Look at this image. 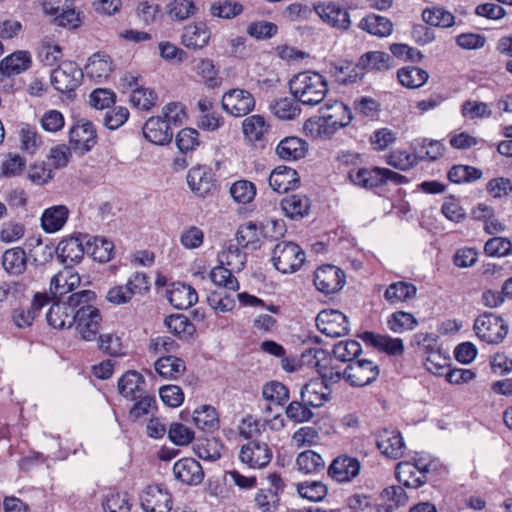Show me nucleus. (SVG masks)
Masks as SVG:
<instances>
[{
  "mask_svg": "<svg viewBox=\"0 0 512 512\" xmlns=\"http://www.w3.org/2000/svg\"><path fill=\"white\" fill-rule=\"evenodd\" d=\"M395 476L399 483L407 488H419L427 481V476L421 473L412 461H402L396 465Z\"/></svg>",
  "mask_w": 512,
  "mask_h": 512,
  "instance_id": "cd10ccee",
  "label": "nucleus"
},
{
  "mask_svg": "<svg viewBox=\"0 0 512 512\" xmlns=\"http://www.w3.org/2000/svg\"><path fill=\"white\" fill-rule=\"evenodd\" d=\"M222 108L230 115L243 117L255 108L254 96L244 89H231L222 97Z\"/></svg>",
  "mask_w": 512,
  "mask_h": 512,
  "instance_id": "9d476101",
  "label": "nucleus"
},
{
  "mask_svg": "<svg viewBox=\"0 0 512 512\" xmlns=\"http://www.w3.org/2000/svg\"><path fill=\"white\" fill-rule=\"evenodd\" d=\"M86 240L87 235L82 234L61 240L57 246L61 262L68 266L79 263L86 253Z\"/></svg>",
  "mask_w": 512,
  "mask_h": 512,
  "instance_id": "ddd939ff",
  "label": "nucleus"
},
{
  "mask_svg": "<svg viewBox=\"0 0 512 512\" xmlns=\"http://www.w3.org/2000/svg\"><path fill=\"white\" fill-rule=\"evenodd\" d=\"M175 142L182 153L194 151L200 145L199 132L194 128H183L177 133Z\"/></svg>",
  "mask_w": 512,
  "mask_h": 512,
  "instance_id": "e2e57ef3",
  "label": "nucleus"
},
{
  "mask_svg": "<svg viewBox=\"0 0 512 512\" xmlns=\"http://www.w3.org/2000/svg\"><path fill=\"white\" fill-rule=\"evenodd\" d=\"M330 73L335 81L341 85L356 83L364 77V72L361 71L359 63L354 64L350 61L333 64Z\"/></svg>",
  "mask_w": 512,
  "mask_h": 512,
  "instance_id": "473e14b6",
  "label": "nucleus"
},
{
  "mask_svg": "<svg viewBox=\"0 0 512 512\" xmlns=\"http://www.w3.org/2000/svg\"><path fill=\"white\" fill-rule=\"evenodd\" d=\"M230 195L239 204H248L256 196V187L253 182L239 180L230 187Z\"/></svg>",
  "mask_w": 512,
  "mask_h": 512,
  "instance_id": "bf43d9fd",
  "label": "nucleus"
},
{
  "mask_svg": "<svg viewBox=\"0 0 512 512\" xmlns=\"http://www.w3.org/2000/svg\"><path fill=\"white\" fill-rule=\"evenodd\" d=\"M300 178L296 170L280 165L269 176L270 187L279 193H286L299 186Z\"/></svg>",
  "mask_w": 512,
  "mask_h": 512,
  "instance_id": "4be33fe9",
  "label": "nucleus"
},
{
  "mask_svg": "<svg viewBox=\"0 0 512 512\" xmlns=\"http://www.w3.org/2000/svg\"><path fill=\"white\" fill-rule=\"evenodd\" d=\"M348 179L356 186L373 189L381 186V175L379 167L351 169L348 172Z\"/></svg>",
  "mask_w": 512,
  "mask_h": 512,
  "instance_id": "58836bf2",
  "label": "nucleus"
},
{
  "mask_svg": "<svg viewBox=\"0 0 512 512\" xmlns=\"http://www.w3.org/2000/svg\"><path fill=\"white\" fill-rule=\"evenodd\" d=\"M312 409L310 405L300 399L290 402L285 408V413L289 420L303 423L309 422L314 417Z\"/></svg>",
  "mask_w": 512,
  "mask_h": 512,
  "instance_id": "4d7b16f0",
  "label": "nucleus"
},
{
  "mask_svg": "<svg viewBox=\"0 0 512 512\" xmlns=\"http://www.w3.org/2000/svg\"><path fill=\"white\" fill-rule=\"evenodd\" d=\"M156 372L165 379H177L186 370L185 362L176 356H161L154 364Z\"/></svg>",
  "mask_w": 512,
  "mask_h": 512,
  "instance_id": "ea45409f",
  "label": "nucleus"
},
{
  "mask_svg": "<svg viewBox=\"0 0 512 512\" xmlns=\"http://www.w3.org/2000/svg\"><path fill=\"white\" fill-rule=\"evenodd\" d=\"M86 253L91 255L94 260L106 263L114 256V244L102 237H94L92 240L87 237Z\"/></svg>",
  "mask_w": 512,
  "mask_h": 512,
  "instance_id": "a19ab883",
  "label": "nucleus"
},
{
  "mask_svg": "<svg viewBox=\"0 0 512 512\" xmlns=\"http://www.w3.org/2000/svg\"><path fill=\"white\" fill-rule=\"evenodd\" d=\"M68 216L69 209L65 205L46 208L41 216V227L47 233H55L63 228Z\"/></svg>",
  "mask_w": 512,
  "mask_h": 512,
  "instance_id": "c756f323",
  "label": "nucleus"
},
{
  "mask_svg": "<svg viewBox=\"0 0 512 512\" xmlns=\"http://www.w3.org/2000/svg\"><path fill=\"white\" fill-rule=\"evenodd\" d=\"M143 135L151 143L165 145L171 142L173 131L170 125L160 116L150 117L143 126Z\"/></svg>",
  "mask_w": 512,
  "mask_h": 512,
  "instance_id": "a211bd4d",
  "label": "nucleus"
},
{
  "mask_svg": "<svg viewBox=\"0 0 512 512\" xmlns=\"http://www.w3.org/2000/svg\"><path fill=\"white\" fill-rule=\"evenodd\" d=\"M272 450H240V460L253 469L268 465L272 459Z\"/></svg>",
  "mask_w": 512,
  "mask_h": 512,
  "instance_id": "052dcab7",
  "label": "nucleus"
},
{
  "mask_svg": "<svg viewBox=\"0 0 512 512\" xmlns=\"http://www.w3.org/2000/svg\"><path fill=\"white\" fill-rule=\"evenodd\" d=\"M140 504L144 512H170L173 498L166 485L151 484L141 492Z\"/></svg>",
  "mask_w": 512,
  "mask_h": 512,
  "instance_id": "39448f33",
  "label": "nucleus"
},
{
  "mask_svg": "<svg viewBox=\"0 0 512 512\" xmlns=\"http://www.w3.org/2000/svg\"><path fill=\"white\" fill-rule=\"evenodd\" d=\"M359 28L377 37H388L393 31L392 22L384 16L374 13L362 18Z\"/></svg>",
  "mask_w": 512,
  "mask_h": 512,
  "instance_id": "4c0bfd02",
  "label": "nucleus"
},
{
  "mask_svg": "<svg viewBox=\"0 0 512 512\" xmlns=\"http://www.w3.org/2000/svg\"><path fill=\"white\" fill-rule=\"evenodd\" d=\"M322 110L325 122L334 128L345 127L352 120L351 110L343 102L326 103Z\"/></svg>",
  "mask_w": 512,
  "mask_h": 512,
  "instance_id": "a878e982",
  "label": "nucleus"
},
{
  "mask_svg": "<svg viewBox=\"0 0 512 512\" xmlns=\"http://www.w3.org/2000/svg\"><path fill=\"white\" fill-rule=\"evenodd\" d=\"M168 437L177 446H187L194 440L195 434L186 425L174 422L169 427Z\"/></svg>",
  "mask_w": 512,
  "mask_h": 512,
  "instance_id": "774afa93",
  "label": "nucleus"
},
{
  "mask_svg": "<svg viewBox=\"0 0 512 512\" xmlns=\"http://www.w3.org/2000/svg\"><path fill=\"white\" fill-rule=\"evenodd\" d=\"M27 255L23 248L7 249L1 259L3 269L10 276L22 275L27 269Z\"/></svg>",
  "mask_w": 512,
  "mask_h": 512,
  "instance_id": "c85d7f7f",
  "label": "nucleus"
},
{
  "mask_svg": "<svg viewBox=\"0 0 512 512\" xmlns=\"http://www.w3.org/2000/svg\"><path fill=\"white\" fill-rule=\"evenodd\" d=\"M390 56L382 51H370L361 55L358 60L360 69L365 71H384L390 68Z\"/></svg>",
  "mask_w": 512,
  "mask_h": 512,
  "instance_id": "09e8293b",
  "label": "nucleus"
},
{
  "mask_svg": "<svg viewBox=\"0 0 512 512\" xmlns=\"http://www.w3.org/2000/svg\"><path fill=\"white\" fill-rule=\"evenodd\" d=\"M81 297H95V294L90 290H82L71 294L67 302L52 303L46 313L48 325L54 329L70 328L75 322V313Z\"/></svg>",
  "mask_w": 512,
  "mask_h": 512,
  "instance_id": "f03ea898",
  "label": "nucleus"
},
{
  "mask_svg": "<svg viewBox=\"0 0 512 512\" xmlns=\"http://www.w3.org/2000/svg\"><path fill=\"white\" fill-rule=\"evenodd\" d=\"M397 77L401 85L415 89L423 86L427 82L429 74L420 67L407 66L398 70Z\"/></svg>",
  "mask_w": 512,
  "mask_h": 512,
  "instance_id": "a18cd8bd",
  "label": "nucleus"
},
{
  "mask_svg": "<svg viewBox=\"0 0 512 512\" xmlns=\"http://www.w3.org/2000/svg\"><path fill=\"white\" fill-rule=\"evenodd\" d=\"M262 228L250 221L239 226L236 242L243 249L257 250L261 246Z\"/></svg>",
  "mask_w": 512,
  "mask_h": 512,
  "instance_id": "72a5a7b5",
  "label": "nucleus"
},
{
  "mask_svg": "<svg viewBox=\"0 0 512 512\" xmlns=\"http://www.w3.org/2000/svg\"><path fill=\"white\" fill-rule=\"evenodd\" d=\"M345 273L337 266L322 265L314 273V285L324 294H334L340 291L345 284Z\"/></svg>",
  "mask_w": 512,
  "mask_h": 512,
  "instance_id": "1a4fd4ad",
  "label": "nucleus"
},
{
  "mask_svg": "<svg viewBox=\"0 0 512 512\" xmlns=\"http://www.w3.org/2000/svg\"><path fill=\"white\" fill-rule=\"evenodd\" d=\"M193 421L198 429L212 432L219 427V416L211 405H201L193 412Z\"/></svg>",
  "mask_w": 512,
  "mask_h": 512,
  "instance_id": "37998d69",
  "label": "nucleus"
},
{
  "mask_svg": "<svg viewBox=\"0 0 512 512\" xmlns=\"http://www.w3.org/2000/svg\"><path fill=\"white\" fill-rule=\"evenodd\" d=\"M422 18L425 23L436 27H450L454 24V15L441 7L424 9Z\"/></svg>",
  "mask_w": 512,
  "mask_h": 512,
  "instance_id": "5fc2aeb1",
  "label": "nucleus"
},
{
  "mask_svg": "<svg viewBox=\"0 0 512 512\" xmlns=\"http://www.w3.org/2000/svg\"><path fill=\"white\" fill-rule=\"evenodd\" d=\"M308 151V143L296 136H289L282 139L275 152L277 156L285 161H295L303 158Z\"/></svg>",
  "mask_w": 512,
  "mask_h": 512,
  "instance_id": "5701e85b",
  "label": "nucleus"
},
{
  "mask_svg": "<svg viewBox=\"0 0 512 512\" xmlns=\"http://www.w3.org/2000/svg\"><path fill=\"white\" fill-rule=\"evenodd\" d=\"M83 78L82 69L73 61H63L51 73V84L61 92L68 93L74 91Z\"/></svg>",
  "mask_w": 512,
  "mask_h": 512,
  "instance_id": "0eeeda50",
  "label": "nucleus"
},
{
  "mask_svg": "<svg viewBox=\"0 0 512 512\" xmlns=\"http://www.w3.org/2000/svg\"><path fill=\"white\" fill-rule=\"evenodd\" d=\"M297 494L310 502L323 500L328 492L326 485L321 481H303L295 484Z\"/></svg>",
  "mask_w": 512,
  "mask_h": 512,
  "instance_id": "8fccbe9b",
  "label": "nucleus"
},
{
  "mask_svg": "<svg viewBox=\"0 0 512 512\" xmlns=\"http://www.w3.org/2000/svg\"><path fill=\"white\" fill-rule=\"evenodd\" d=\"M270 130V125L262 115H251L242 122L244 137L250 143L262 142Z\"/></svg>",
  "mask_w": 512,
  "mask_h": 512,
  "instance_id": "2f4dec72",
  "label": "nucleus"
},
{
  "mask_svg": "<svg viewBox=\"0 0 512 512\" xmlns=\"http://www.w3.org/2000/svg\"><path fill=\"white\" fill-rule=\"evenodd\" d=\"M332 389L323 381L313 378L301 386L299 397L312 408H320L331 400Z\"/></svg>",
  "mask_w": 512,
  "mask_h": 512,
  "instance_id": "2eb2a0df",
  "label": "nucleus"
},
{
  "mask_svg": "<svg viewBox=\"0 0 512 512\" xmlns=\"http://www.w3.org/2000/svg\"><path fill=\"white\" fill-rule=\"evenodd\" d=\"M187 183L191 191L202 198L213 195L217 190L215 175L206 166L191 168L187 174Z\"/></svg>",
  "mask_w": 512,
  "mask_h": 512,
  "instance_id": "9b49d317",
  "label": "nucleus"
},
{
  "mask_svg": "<svg viewBox=\"0 0 512 512\" xmlns=\"http://www.w3.org/2000/svg\"><path fill=\"white\" fill-rule=\"evenodd\" d=\"M300 361L318 371L325 362H331V358L329 352L322 348H309L301 353Z\"/></svg>",
  "mask_w": 512,
  "mask_h": 512,
  "instance_id": "338daca9",
  "label": "nucleus"
},
{
  "mask_svg": "<svg viewBox=\"0 0 512 512\" xmlns=\"http://www.w3.org/2000/svg\"><path fill=\"white\" fill-rule=\"evenodd\" d=\"M207 302L213 310L221 313L232 311L236 305L235 299L230 293L217 290L209 293Z\"/></svg>",
  "mask_w": 512,
  "mask_h": 512,
  "instance_id": "0e129e2a",
  "label": "nucleus"
},
{
  "mask_svg": "<svg viewBox=\"0 0 512 512\" xmlns=\"http://www.w3.org/2000/svg\"><path fill=\"white\" fill-rule=\"evenodd\" d=\"M209 11L213 17L232 19L243 12V5L231 0L217 1L210 5Z\"/></svg>",
  "mask_w": 512,
  "mask_h": 512,
  "instance_id": "6e6d98bb",
  "label": "nucleus"
},
{
  "mask_svg": "<svg viewBox=\"0 0 512 512\" xmlns=\"http://www.w3.org/2000/svg\"><path fill=\"white\" fill-rule=\"evenodd\" d=\"M234 273L224 266L217 265L210 270L209 278L216 286L224 288L226 291L237 292L240 289V284Z\"/></svg>",
  "mask_w": 512,
  "mask_h": 512,
  "instance_id": "de8ad7c7",
  "label": "nucleus"
},
{
  "mask_svg": "<svg viewBox=\"0 0 512 512\" xmlns=\"http://www.w3.org/2000/svg\"><path fill=\"white\" fill-rule=\"evenodd\" d=\"M280 205L284 215L292 220L308 215L311 207L309 198L302 194L288 195L281 200Z\"/></svg>",
  "mask_w": 512,
  "mask_h": 512,
  "instance_id": "bb28decb",
  "label": "nucleus"
},
{
  "mask_svg": "<svg viewBox=\"0 0 512 512\" xmlns=\"http://www.w3.org/2000/svg\"><path fill=\"white\" fill-rule=\"evenodd\" d=\"M304 261L305 252L294 242L282 241L277 243L273 249V265L283 274L296 272Z\"/></svg>",
  "mask_w": 512,
  "mask_h": 512,
  "instance_id": "7ed1b4c3",
  "label": "nucleus"
},
{
  "mask_svg": "<svg viewBox=\"0 0 512 512\" xmlns=\"http://www.w3.org/2000/svg\"><path fill=\"white\" fill-rule=\"evenodd\" d=\"M106 512H129L131 509L130 498L127 492H111L103 501Z\"/></svg>",
  "mask_w": 512,
  "mask_h": 512,
  "instance_id": "69168bd1",
  "label": "nucleus"
},
{
  "mask_svg": "<svg viewBox=\"0 0 512 512\" xmlns=\"http://www.w3.org/2000/svg\"><path fill=\"white\" fill-rule=\"evenodd\" d=\"M211 32L205 23L187 25L181 36L182 44L189 49H202L210 40Z\"/></svg>",
  "mask_w": 512,
  "mask_h": 512,
  "instance_id": "b1692460",
  "label": "nucleus"
},
{
  "mask_svg": "<svg viewBox=\"0 0 512 512\" xmlns=\"http://www.w3.org/2000/svg\"><path fill=\"white\" fill-rule=\"evenodd\" d=\"M246 253L242 252L239 245L229 244L218 254V265L228 268L236 273L241 272L246 264Z\"/></svg>",
  "mask_w": 512,
  "mask_h": 512,
  "instance_id": "e433bc0d",
  "label": "nucleus"
},
{
  "mask_svg": "<svg viewBox=\"0 0 512 512\" xmlns=\"http://www.w3.org/2000/svg\"><path fill=\"white\" fill-rule=\"evenodd\" d=\"M298 103L299 102L295 98L291 99L285 97L275 100L270 105V110L277 118L281 120H292L296 118L301 112Z\"/></svg>",
  "mask_w": 512,
  "mask_h": 512,
  "instance_id": "3c124183",
  "label": "nucleus"
},
{
  "mask_svg": "<svg viewBox=\"0 0 512 512\" xmlns=\"http://www.w3.org/2000/svg\"><path fill=\"white\" fill-rule=\"evenodd\" d=\"M145 379L136 370H129L118 380L119 393L130 400H136L143 393Z\"/></svg>",
  "mask_w": 512,
  "mask_h": 512,
  "instance_id": "f704fd0d",
  "label": "nucleus"
},
{
  "mask_svg": "<svg viewBox=\"0 0 512 512\" xmlns=\"http://www.w3.org/2000/svg\"><path fill=\"white\" fill-rule=\"evenodd\" d=\"M379 366L371 360L357 359L343 371V379L353 387H364L373 383L379 376Z\"/></svg>",
  "mask_w": 512,
  "mask_h": 512,
  "instance_id": "423d86ee",
  "label": "nucleus"
},
{
  "mask_svg": "<svg viewBox=\"0 0 512 512\" xmlns=\"http://www.w3.org/2000/svg\"><path fill=\"white\" fill-rule=\"evenodd\" d=\"M168 300L175 308L185 310L197 303L198 294L192 286L177 283L168 291Z\"/></svg>",
  "mask_w": 512,
  "mask_h": 512,
  "instance_id": "7c9ffc66",
  "label": "nucleus"
},
{
  "mask_svg": "<svg viewBox=\"0 0 512 512\" xmlns=\"http://www.w3.org/2000/svg\"><path fill=\"white\" fill-rule=\"evenodd\" d=\"M96 142V130L91 122L77 123L69 130V144L80 154L90 151Z\"/></svg>",
  "mask_w": 512,
  "mask_h": 512,
  "instance_id": "4468645a",
  "label": "nucleus"
},
{
  "mask_svg": "<svg viewBox=\"0 0 512 512\" xmlns=\"http://www.w3.org/2000/svg\"><path fill=\"white\" fill-rule=\"evenodd\" d=\"M417 288L414 284L398 281L390 284L384 293V298L390 304H397L416 297Z\"/></svg>",
  "mask_w": 512,
  "mask_h": 512,
  "instance_id": "79ce46f5",
  "label": "nucleus"
},
{
  "mask_svg": "<svg viewBox=\"0 0 512 512\" xmlns=\"http://www.w3.org/2000/svg\"><path fill=\"white\" fill-rule=\"evenodd\" d=\"M113 70L112 59L109 55L101 52L93 54L85 66L86 76L96 83H102L107 80Z\"/></svg>",
  "mask_w": 512,
  "mask_h": 512,
  "instance_id": "412c9836",
  "label": "nucleus"
},
{
  "mask_svg": "<svg viewBox=\"0 0 512 512\" xmlns=\"http://www.w3.org/2000/svg\"><path fill=\"white\" fill-rule=\"evenodd\" d=\"M94 297H81L79 306L75 313L76 329L81 338L86 341L96 339L101 323V315L99 310L90 304Z\"/></svg>",
  "mask_w": 512,
  "mask_h": 512,
  "instance_id": "20e7f679",
  "label": "nucleus"
},
{
  "mask_svg": "<svg viewBox=\"0 0 512 512\" xmlns=\"http://www.w3.org/2000/svg\"><path fill=\"white\" fill-rule=\"evenodd\" d=\"M289 88L298 102L303 105L315 106L325 99L328 83L320 73L304 71L296 74L289 81Z\"/></svg>",
  "mask_w": 512,
  "mask_h": 512,
  "instance_id": "f257e3e1",
  "label": "nucleus"
},
{
  "mask_svg": "<svg viewBox=\"0 0 512 512\" xmlns=\"http://www.w3.org/2000/svg\"><path fill=\"white\" fill-rule=\"evenodd\" d=\"M31 63L29 52L17 51L0 61V73L7 77L17 75L27 70Z\"/></svg>",
  "mask_w": 512,
  "mask_h": 512,
  "instance_id": "c9c22d12",
  "label": "nucleus"
},
{
  "mask_svg": "<svg viewBox=\"0 0 512 512\" xmlns=\"http://www.w3.org/2000/svg\"><path fill=\"white\" fill-rule=\"evenodd\" d=\"M360 471V462L357 458L340 455L329 466V475L338 482H348L355 478Z\"/></svg>",
  "mask_w": 512,
  "mask_h": 512,
  "instance_id": "aec40b11",
  "label": "nucleus"
},
{
  "mask_svg": "<svg viewBox=\"0 0 512 512\" xmlns=\"http://www.w3.org/2000/svg\"><path fill=\"white\" fill-rule=\"evenodd\" d=\"M264 427V424H261L260 421L254 419L252 416H248L243 419L239 426V435L246 439L251 440L254 444V448H268L267 443H261L258 440V437L261 436V428Z\"/></svg>",
  "mask_w": 512,
  "mask_h": 512,
  "instance_id": "864d4df0",
  "label": "nucleus"
},
{
  "mask_svg": "<svg viewBox=\"0 0 512 512\" xmlns=\"http://www.w3.org/2000/svg\"><path fill=\"white\" fill-rule=\"evenodd\" d=\"M158 97L154 90L144 87H135L132 90L130 102L133 106L141 110L151 109L157 101Z\"/></svg>",
  "mask_w": 512,
  "mask_h": 512,
  "instance_id": "680f3d73",
  "label": "nucleus"
},
{
  "mask_svg": "<svg viewBox=\"0 0 512 512\" xmlns=\"http://www.w3.org/2000/svg\"><path fill=\"white\" fill-rule=\"evenodd\" d=\"M365 344L370 345L381 352L391 356H398L404 353V344L400 338H392L388 335H381L371 331H365L360 335Z\"/></svg>",
  "mask_w": 512,
  "mask_h": 512,
  "instance_id": "6ab92c4d",
  "label": "nucleus"
},
{
  "mask_svg": "<svg viewBox=\"0 0 512 512\" xmlns=\"http://www.w3.org/2000/svg\"><path fill=\"white\" fill-rule=\"evenodd\" d=\"M80 282L78 273L72 266L66 265L62 271L52 277L50 291L55 297L62 296L76 288Z\"/></svg>",
  "mask_w": 512,
  "mask_h": 512,
  "instance_id": "393cba45",
  "label": "nucleus"
},
{
  "mask_svg": "<svg viewBox=\"0 0 512 512\" xmlns=\"http://www.w3.org/2000/svg\"><path fill=\"white\" fill-rule=\"evenodd\" d=\"M508 333V325L495 313H482V341L488 344L501 343Z\"/></svg>",
  "mask_w": 512,
  "mask_h": 512,
  "instance_id": "dca6fc26",
  "label": "nucleus"
},
{
  "mask_svg": "<svg viewBox=\"0 0 512 512\" xmlns=\"http://www.w3.org/2000/svg\"><path fill=\"white\" fill-rule=\"evenodd\" d=\"M316 326L322 334L331 338L345 336L349 331L346 315L334 309L319 312L316 317Z\"/></svg>",
  "mask_w": 512,
  "mask_h": 512,
  "instance_id": "6e6552de",
  "label": "nucleus"
},
{
  "mask_svg": "<svg viewBox=\"0 0 512 512\" xmlns=\"http://www.w3.org/2000/svg\"><path fill=\"white\" fill-rule=\"evenodd\" d=\"M173 472L179 481L187 485H198L204 478V471L200 463L190 457L178 460L173 467Z\"/></svg>",
  "mask_w": 512,
  "mask_h": 512,
  "instance_id": "f3484780",
  "label": "nucleus"
},
{
  "mask_svg": "<svg viewBox=\"0 0 512 512\" xmlns=\"http://www.w3.org/2000/svg\"><path fill=\"white\" fill-rule=\"evenodd\" d=\"M164 324L170 333L180 339H187L195 333V326L189 318L183 314H172L164 319Z\"/></svg>",
  "mask_w": 512,
  "mask_h": 512,
  "instance_id": "c03bdc74",
  "label": "nucleus"
},
{
  "mask_svg": "<svg viewBox=\"0 0 512 512\" xmlns=\"http://www.w3.org/2000/svg\"><path fill=\"white\" fill-rule=\"evenodd\" d=\"M318 16L328 25L335 29L346 31L351 26L348 10L335 2H320L314 5Z\"/></svg>",
  "mask_w": 512,
  "mask_h": 512,
  "instance_id": "f8f14e48",
  "label": "nucleus"
},
{
  "mask_svg": "<svg viewBox=\"0 0 512 512\" xmlns=\"http://www.w3.org/2000/svg\"><path fill=\"white\" fill-rule=\"evenodd\" d=\"M361 345L356 340L340 341L333 347L334 357L341 362H354L361 353Z\"/></svg>",
  "mask_w": 512,
  "mask_h": 512,
  "instance_id": "13d9d810",
  "label": "nucleus"
},
{
  "mask_svg": "<svg viewBox=\"0 0 512 512\" xmlns=\"http://www.w3.org/2000/svg\"><path fill=\"white\" fill-rule=\"evenodd\" d=\"M418 325V320L409 312L396 311L387 319V326L394 333H403L413 330Z\"/></svg>",
  "mask_w": 512,
  "mask_h": 512,
  "instance_id": "603ef678",
  "label": "nucleus"
},
{
  "mask_svg": "<svg viewBox=\"0 0 512 512\" xmlns=\"http://www.w3.org/2000/svg\"><path fill=\"white\" fill-rule=\"evenodd\" d=\"M296 465L304 474H317L324 470L325 462L315 450H303L296 459Z\"/></svg>",
  "mask_w": 512,
  "mask_h": 512,
  "instance_id": "49530a36",
  "label": "nucleus"
}]
</instances>
